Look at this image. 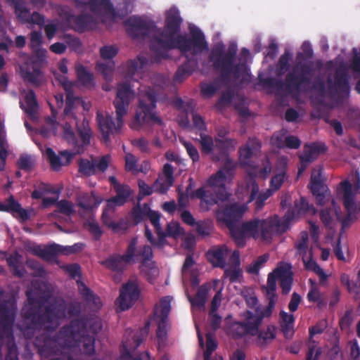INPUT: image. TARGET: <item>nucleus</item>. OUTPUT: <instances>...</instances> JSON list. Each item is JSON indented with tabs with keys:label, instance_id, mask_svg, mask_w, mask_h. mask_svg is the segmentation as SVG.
<instances>
[{
	"label": "nucleus",
	"instance_id": "51",
	"mask_svg": "<svg viewBox=\"0 0 360 360\" xmlns=\"http://www.w3.org/2000/svg\"><path fill=\"white\" fill-rule=\"evenodd\" d=\"M88 229L96 236H99L101 234V229L98 223L93 219H91L86 224Z\"/></svg>",
	"mask_w": 360,
	"mask_h": 360
},
{
	"label": "nucleus",
	"instance_id": "24",
	"mask_svg": "<svg viewBox=\"0 0 360 360\" xmlns=\"http://www.w3.org/2000/svg\"><path fill=\"white\" fill-rule=\"evenodd\" d=\"M150 323V322L147 323L139 332L134 333L132 330L127 332V336L124 342V347L128 352L135 350L148 335Z\"/></svg>",
	"mask_w": 360,
	"mask_h": 360
},
{
	"label": "nucleus",
	"instance_id": "40",
	"mask_svg": "<svg viewBox=\"0 0 360 360\" xmlns=\"http://www.w3.org/2000/svg\"><path fill=\"white\" fill-rule=\"evenodd\" d=\"M268 258L269 257L266 255L260 256L248 267V271L250 274L257 273L260 267L267 261Z\"/></svg>",
	"mask_w": 360,
	"mask_h": 360
},
{
	"label": "nucleus",
	"instance_id": "11",
	"mask_svg": "<svg viewBox=\"0 0 360 360\" xmlns=\"http://www.w3.org/2000/svg\"><path fill=\"white\" fill-rule=\"evenodd\" d=\"M236 49L232 46L225 51L224 46L218 44L212 51L211 60L214 67L221 72L233 74L234 76L240 77V74L248 75L247 65L243 62L241 64H236L235 54Z\"/></svg>",
	"mask_w": 360,
	"mask_h": 360
},
{
	"label": "nucleus",
	"instance_id": "12",
	"mask_svg": "<svg viewBox=\"0 0 360 360\" xmlns=\"http://www.w3.org/2000/svg\"><path fill=\"white\" fill-rule=\"evenodd\" d=\"M110 181L114 186L117 195L107 200L102 214V220L108 229L114 232H119L125 229V224L122 221H116L114 219V209L124 204L131 193V191L128 186L118 184L115 177H110Z\"/></svg>",
	"mask_w": 360,
	"mask_h": 360
},
{
	"label": "nucleus",
	"instance_id": "47",
	"mask_svg": "<svg viewBox=\"0 0 360 360\" xmlns=\"http://www.w3.org/2000/svg\"><path fill=\"white\" fill-rule=\"evenodd\" d=\"M276 337V332L274 328H267L266 330L259 334V340H263L264 342L273 340Z\"/></svg>",
	"mask_w": 360,
	"mask_h": 360
},
{
	"label": "nucleus",
	"instance_id": "5",
	"mask_svg": "<svg viewBox=\"0 0 360 360\" xmlns=\"http://www.w3.org/2000/svg\"><path fill=\"white\" fill-rule=\"evenodd\" d=\"M54 75L56 79L62 84L64 90L67 93V106L65 110L64 120L60 125H58L56 123L53 119H49L46 121V124L41 129V134L44 137H50L52 135H58L68 143L74 144L75 141V135L72 125H75L82 141V145L83 146H86L89 144L90 139L91 137V132L89 126V122L85 119H83L82 123L79 124L77 118L70 112L72 109L71 105L73 102H75L76 103H81V101L77 98H75L73 101L71 90L75 86V85L69 82L65 75L59 76L57 73H54Z\"/></svg>",
	"mask_w": 360,
	"mask_h": 360
},
{
	"label": "nucleus",
	"instance_id": "16",
	"mask_svg": "<svg viewBox=\"0 0 360 360\" xmlns=\"http://www.w3.org/2000/svg\"><path fill=\"white\" fill-rule=\"evenodd\" d=\"M172 297H163L155 306L153 321L158 325L157 338L159 346L165 345L167 340V317L170 311Z\"/></svg>",
	"mask_w": 360,
	"mask_h": 360
},
{
	"label": "nucleus",
	"instance_id": "3",
	"mask_svg": "<svg viewBox=\"0 0 360 360\" xmlns=\"http://www.w3.org/2000/svg\"><path fill=\"white\" fill-rule=\"evenodd\" d=\"M360 193V175L358 172L352 173L349 177L342 181L336 189V198L342 201L344 207L347 212L348 217L344 220L343 213L340 207L336 203L335 199H323L324 204L319 210V217L324 227L328 231L326 240H332L335 235V228L342 221V226L348 225V219L356 217L360 213V200H356V195Z\"/></svg>",
	"mask_w": 360,
	"mask_h": 360
},
{
	"label": "nucleus",
	"instance_id": "33",
	"mask_svg": "<svg viewBox=\"0 0 360 360\" xmlns=\"http://www.w3.org/2000/svg\"><path fill=\"white\" fill-rule=\"evenodd\" d=\"M206 350L204 354L205 360H223L221 356H216L213 359H210V354L217 348V345L210 333L207 332L206 333Z\"/></svg>",
	"mask_w": 360,
	"mask_h": 360
},
{
	"label": "nucleus",
	"instance_id": "48",
	"mask_svg": "<svg viewBox=\"0 0 360 360\" xmlns=\"http://www.w3.org/2000/svg\"><path fill=\"white\" fill-rule=\"evenodd\" d=\"M60 211L67 215H70L73 212V205L68 201H60L58 204Z\"/></svg>",
	"mask_w": 360,
	"mask_h": 360
},
{
	"label": "nucleus",
	"instance_id": "37",
	"mask_svg": "<svg viewBox=\"0 0 360 360\" xmlns=\"http://www.w3.org/2000/svg\"><path fill=\"white\" fill-rule=\"evenodd\" d=\"M77 282L78 285V288L81 293L86 296L88 300H92V302L95 304L96 307H99L101 304L100 299L98 297H96L94 295H92L89 290L84 285L83 283L80 282L79 280H77Z\"/></svg>",
	"mask_w": 360,
	"mask_h": 360
},
{
	"label": "nucleus",
	"instance_id": "26",
	"mask_svg": "<svg viewBox=\"0 0 360 360\" xmlns=\"http://www.w3.org/2000/svg\"><path fill=\"white\" fill-rule=\"evenodd\" d=\"M102 198L96 196L94 193L85 194L81 196L78 200L79 212L82 216L88 215L93 210L98 207L101 203Z\"/></svg>",
	"mask_w": 360,
	"mask_h": 360
},
{
	"label": "nucleus",
	"instance_id": "56",
	"mask_svg": "<svg viewBox=\"0 0 360 360\" xmlns=\"http://www.w3.org/2000/svg\"><path fill=\"white\" fill-rule=\"evenodd\" d=\"M60 18L64 21L63 27L72 26V22L75 20V16L72 15L68 11H65L64 15H61Z\"/></svg>",
	"mask_w": 360,
	"mask_h": 360
},
{
	"label": "nucleus",
	"instance_id": "4",
	"mask_svg": "<svg viewBox=\"0 0 360 360\" xmlns=\"http://www.w3.org/2000/svg\"><path fill=\"white\" fill-rule=\"evenodd\" d=\"M277 279L281 282L283 292L285 294L288 293L292 283L291 266L289 264L281 263L272 273L269 274L266 285L264 287V290L269 300V307L264 312L256 307L257 299L253 294L250 295V296L244 295L248 305L253 311L245 312L243 314V322L236 323L233 326L234 329L239 330V331L236 332L237 335H242L246 333H250L252 335L259 334L258 326L262 318L269 316L275 307L277 300L275 293Z\"/></svg>",
	"mask_w": 360,
	"mask_h": 360
},
{
	"label": "nucleus",
	"instance_id": "59",
	"mask_svg": "<svg viewBox=\"0 0 360 360\" xmlns=\"http://www.w3.org/2000/svg\"><path fill=\"white\" fill-rule=\"evenodd\" d=\"M97 68L98 70L103 73L105 77H107L108 74H110L112 72V65L111 64V63H109L108 65L99 63L98 65Z\"/></svg>",
	"mask_w": 360,
	"mask_h": 360
},
{
	"label": "nucleus",
	"instance_id": "30",
	"mask_svg": "<svg viewBox=\"0 0 360 360\" xmlns=\"http://www.w3.org/2000/svg\"><path fill=\"white\" fill-rule=\"evenodd\" d=\"M230 263L232 266L225 269V276L229 278L231 282L240 281L242 277V271L239 268L240 256L238 252H233Z\"/></svg>",
	"mask_w": 360,
	"mask_h": 360
},
{
	"label": "nucleus",
	"instance_id": "31",
	"mask_svg": "<svg viewBox=\"0 0 360 360\" xmlns=\"http://www.w3.org/2000/svg\"><path fill=\"white\" fill-rule=\"evenodd\" d=\"M15 13L19 19L25 22L41 25L44 23V18L37 13L30 15V12L24 8L22 4L15 5Z\"/></svg>",
	"mask_w": 360,
	"mask_h": 360
},
{
	"label": "nucleus",
	"instance_id": "21",
	"mask_svg": "<svg viewBox=\"0 0 360 360\" xmlns=\"http://www.w3.org/2000/svg\"><path fill=\"white\" fill-rule=\"evenodd\" d=\"M309 186L312 193L316 196L317 203L324 204L325 201L323 199L328 198L330 191L323 184L321 168L320 167L313 169Z\"/></svg>",
	"mask_w": 360,
	"mask_h": 360
},
{
	"label": "nucleus",
	"instance_id": "43",
	"mask_svg": "<svg viewBox=\"0 0 360 360\" xmlns=\"http://www.w3.org/2000/svg\"><path fill=\"white\" fill-rule=\"evenodd\" d=\"M34 163V159L27 155H22L18 160V165L21 169H29Z\"/></svg>",
	"mask_w": 360,
	"mask_h": 360
},
{
	"label": "nucleus",
	"instance_id": "35",
	"mask_svg": "<svg viewBox=\"0 0 360 360\" xmlns=\"http://www.w3.org/2000/svg\"><path fill=\"white\" fill-rule=\"evenodd\" d=\"M125 168L132 174H136L139 172L136 158L131 153H126L125 155Z\"/></svg>",
	"mask_w": 360,
	"mask_h": 360
},
{
	"label": "nucleus",
	"instance_id": "53",
	"mask_svg": "<svg viewBox=\"0 0 360 360\" xmlns=\"http://www.w3.org/2000/svg\"><path fill=\"white\" fill-rule=\"evenodd\" d=\"M341 282L344 285L347 286V288L349 292H355L356 291V284H355L354 282L350 281L348 275L342 274L341 276Z\"/></svg>",
	"mask_w": 360,
	"mask_h": 360
},
{
	"label": "nucleus",
	"instance_id": "8",
	"mask_svg": "<svg viewBox=\"0 0 360 360\" xmlns=\"http://www.w3.org/2000/svg\"><path fill=\"white\" fill-rule=\"evenodd\" d=\"M224 289V282L215 279L213 281L207 283L200 288L195 297L190 298L192 309L195 319V313L198 311L205 309V302L209 297L210 292L213 291L215 294L212 300L211 309L209 316L210 323L213 330H216L220 326L221 317L217 314V310L221 306L222 300V290Z\"/></svg>",
	"mask_w": 360,
	"mask_h": 360
},
{
	"label": "nucleus",
	"instance_id": "38",
	"mask_svg": "<svg viewBox=\"0 0 360 360\" xmlns=\"http://www.w3.org/2000/svg\"><path fill=\"white\" fill-rule=\"evenodd\" d=\"M268 258L269 257L266 255L260 256L248 267V271L250 274L257 273L260 267L267 261Z\"/></svg>",
	"mask_w": 360,
	"mask_h": 360
},
{
	"label": "nucleus",
	"instance_id": "32",
	"mask_svg": "<svg viewBox=\"0 0 360 360\" xmlns=\"http://www.w3.org/2000/svg\"><path fill=\"white\" fill-rule=\"evenodd\" d=\"M281 323L283 333L287 337H291L293 333L294 317L291 314H288L284 311H281Z\"/></svg>",
	"mask_w": 360,
	"mask_h": 360
},
{
	"label": "nucleus",
	"instance_id": "9",
	"mask_svg": "<svg viewBox=\"0 0 360 360\" xmlns=\"http://www.w3.org/2000/svg\"><path fill=\"white\" fill-rule=\"evenodd\" d=\"M133 98L134 93L127 86L120 85L115 101L117 112L116 122H114L111 116L107 112H98L97 114L98 126L105 141L110 134L117 132L122 127V117L127 114L129 102Z\"/></svg>",
	"mask_w": 360,
	"mask_h": 360
},
{
	"label": "nucleus",
	"instance_id": "14",
	"mask_svg": "<svg viewBox=\"0 0 360 360\" xmlns=\"http://www.w3.org/2000/svg\"><path fill=\"white\" fill-rule=\"evenodd\" d=\"M41 42V32H33L31 34V46L36 52L37 58L31 59L30 63L20 68L23 77L36 84L40 82L42 78L39 67L44 62L46 52L45 49L39 48Z\"/></svg>",
	"mask_w": 360,
	"mask_h": 360
},
{
	"label": "nucleus",
	"instance_id": "20",
	"mask_svg": "<svg viewBox=\"0 0 360 360\" xmlns=\"http://www.w3.org/2000/svg\"><path fill=\"white\" fill-rule=\"evenodd\" d=\"M226 129L220 130L215 139V143H214L211 137L202 136L201 144L202 151L208 153L217 149L221 151L234 147L235 142L233 140L227 139L226 137Z\"/></svg>",
	"mask_w": 360,
	"mask_h": 360
},
{
	"label": "nucleus",
	"instance_id": "57",
	"mask_svg": "<svg viewBox=\"0 0 360 360\" xmlns=\"http://www.w3.org/2000/svg\"><path fill=\"white\" fill-rule=\"evenodd\" d=\"M59 29V25H56L55 23H49L46 25L45 31L46 33L47 37L49 39H51L53 36L55 32Z\"/></svg>",
	"mask_w": 360,
	"mask_h": 360
},
{
	"label": "nucleus",
	"instance_id": "36",
	"mask_svg": "<svg viewBox=\"0 0 360 360\" xmlns=\"http://www.w3.org/2000/svg\"><path fill=\"white\" fill-rule=\"evenodd\" d=\"M80 246L77 244L73 246L63 247L56 244L50 246V249L55 253H60L63 255H68L72 252H77L79 249Z\"/></svg>",
	"mask_w": 360,
	"mask_h": 360
},
{
	"label": "nucleus",
	"instance_id": "49",
	"mask_svg": "<svg viewBox=\"0 0 360 360\" xmlns=\"http://www.w3.org/2000/svg\"><path fill=\"white\" fill-rule=\"evenodd\" d=\"M338 242L340 240L338 239ZM326 243L331 244L332 246H334V252L337 257V258L340 260L346 261L347 258L345 256L341 248L340 247L339 243L336 245H335V243L333 242V237H332V240L327 241L326 240Z\"/></svg>",
	"mask_w": 360,
	"mask_h": 360
},
{
	"label": "nucleus",
	"instance_id": "34",
	"mask_svg": "<svg viewBox=\"0 0 360 360\" xmlns=\"http://www.w3.org/2000/svg\"><path fill=\"white\" fill-rule=\"evenodd\" d=\"M96 159L91 158V160H82L79 165V171L82 174L86 176L92 175L95 173L96 167Z\"/></svg>",
	"mask_w": 360,
	"mask_h": 360
},
{
	"label": "nucleus",
	"instance_id": "62",
	"mask_svg": "<svg viewBox=\"0 0 360 360\" xmlns=\"http://www.w3.org/2000/svg\"><path fill=\"white\" fill-rule=\"evenodd\" d=\"M320 296L319 291L315 287H313L308 293V299L311 302H319Z\"/></svg>",
	"mask_w": 360,
	"mask_h": 360
},
{
	"label": "nucleus",
	"instance_id": "61",
	"mask_svg": "<svg viewBox=\"0 0 360 360\" xmlns=\"http://www.w3.org/2000/svg\"><path fill=\"white\" fill-rule=\"evenodd\" d=\"M65 271L72 277H77L79 274V268L77 264H71L65 267Z\"/></svg>",
	"mask_w": 360,
	"mask_h": 360
},
{
	"label": "nucleus",
	"instance_id": "22",
	"mask_svg": "<svg viewBox=\"0 0 360 360\" xmlns=\"http://www.w3.org/2000/svg\"><path fill=\"white\" fill-rule=\"evenodd\" d=\"M42 152L44 158L49 162L51 168L53 170L58 171L62 167L68 165L72 156L77 153H80V150H77L73 153L63 151L57 155L51 148H46Z\"/></svg>",
	"mask_w": 360,
	"mask_h": 360
},
{
	"label": "nucleus",
	"instance_id": "41",
	"mask_svg": "<svg viewBox=\"0 0 360 360\" xmlns=\"http://www.w3.org/2000/svg\"><path fill=\"white\" fill-rule=\"evenodd\" d=\"M181 141L182 144L184 145V146L185 147V148L187 151V153L188 154L190 158L192 159V160L193 162L198 161L199 160V153H198L197 149L195 148V147H194L192 143H191L190 142H188L186 141L181 140Z\"/></svg>",
	"mask_w": 360,
	"mask_h": 360
},
{
	"label": "nucleus",
	"instance_id": "64",
	"mask_svg": "<svg viewBox=\"0 0 360 360\" xmlns=\"http://www.w3.org/2000/svg\"><path fill=\"white\" fill-rule=\"evenodd\" d=\"M50 49L55 53H62L65 50V46L61 43H55L51 46Z\"/></svg>",
	"mask_w": 360,
	"mask_h": 360
},
{
	"label": "nucleus",
	"instance_id": "7",
	"mask_svg": "<svg viewBox=\"0 0 360 360\" xmlns=\"http://www.w3.org/2000/svg\"><path fill=\"white\" fill-rule=\"evenodd\" d=\"M136 245L137 240H132L124 256L111 257L105 261L104 264L110 269L120 270L126 264L134 263L141 258L144 260L141 266V271L146 275L148 279L152 281L159 273L154 262L149 259L152 257V250L150 246L144 245L137 252Z\"/></svg>",
	"mask_w": 360,
	"mask_h": 360
},
{
	"label": "nucleus",
	"instance_id": "46",
	"mask_svg": "<svg viewBox=\"0 0 360 360\" xmlns=\"http://www.w3.org/2000/svg\"><path fill=\"white\" fill-rule=\"evenodd\" d=\"M309 352L307 356V360H317V357L320 354L319 349L314 342H310L309 346Z\"/></svg>",
	"mask_w": 360,
	"mask_h": 360
},
{
	"label": "nucleus",
	"instance_id": "15",
	"mask_svg": "<svg viewBox=\"0 0 360 360\" xmlns=\"http://www.w3.org/2000/svg\"><path fill=\"white\" fill-rule=\"evenodd\" d=\"M81 4L91 13L93 17L104 23L110 24L121 17L115 13L110 0H82Z\"/></svg>",
	"mask_w": 360,
	"mask_h": 360
},
{
	"label": "nucleus",
	"instance_id": "39",
	"mask_svg": "<svg viewBox=\"0 0 360 360\" xmlns=\"http://www.w3.org/2000/svg\"><path fill=\"white\" fill-rule=\"evenodd\" d=\"M268 258L269 257L266 255L260 256L248 267V271L250 274L257 273L260 267L267 261Z\"/></svg>",
	"mask_w": 360,
	"mask_h": 360
},
{
	"label": "nucleus",
	"instance_id": "19",
	"mask_svg": "<svg viewBox=\"0 0 360 360\" xmlns=\"http://www.w3.org/2000/svg\"><path fill=\"white\" fill-rule=\"evenodd\" d=\"M139 297V289L136 281H129L120 290V294L115 301L117 312L129 309Z\"/></svg>",
	"mask_w": 360,
	"mask_h": 360
},
{
	"label": "nucleus",
	"instance_id": "54",
	"mask_svg": "<svg viewBox=\"0 0 360 360\" xmlns=\"http://www.w3.org/2000/svg\"><path fill=\"white\" fill-rule=\"evenodd\" d=\"M300 297L297 293L294 292L292 295L291 300L289 303V309L291 312H294L297 310L300 303Z\"/></svg>",
	"mask_w": 360,
	"mask_h": 360
},
{
	"label": "nucleus",
	"instance_id": "25",
	"mask_svg": "<svg viewBox=\"0 0 360 360\" xmlns=\"http://www.w3.org/2000/svg\"><path fill=\"white\" fill-rule=\"evenodd\" d=\"M324 151L325 146L321 143L306 146L303 154L300 156L302 165L298 170V176L304 172L308 162L312 161L318 155Z\"/></svg>",
	"mask_w": 360,
	"mask_h": 360
},
{
	"label": "nucleus",
	"instance_id": "42",
	"mask_svg": "<svg viewBox=\"0 0 360 360\" xmlns=\"http://www.w3.org/2000/svg\"><path fill=\"white\" fill-rule=\"evenodd\" d=\"M79 79L85 85L90 84L92 81V75L88 72L83 67L77 68Z\"/></svg>",
	"mask_w": 360,
	"mask_h": 360
},
{
	"label": "nucleus",
	"instance_id": "1",
	"mask_svg": "<svg viewBox=\"0 0 360 360\" xmlns=\"http://www.w3.org/2000/svg\"><path fill=\"white\" fill-rule=\"evenodd\" d=\"M259 148V143L254 139L240 150V160L242 164L246 165L248 173V176L243 184L239 185L236 191V195L241 202H231L225 210H219L217 214L218 221L227 225L238 245H243L244 238L248 236H252L255 240L269 242L274 235L285 231L290 220L302 214H316L314 207L310 206L305 200L302 198L295 204L292 213L289 212L285 214L283 220L274 216L262 220L253 219L243 224L240 227L236 226L235 222L247 211L248 203L255 199L257 206L261 207L264 202L281 187L285 179L287 159L285 157H281L276 163L277 173L271 179L270 188L265 193H259L255 198L259 188L253 177L256 176L266 177L271 172L268 160L260 166H252L248 164V160Z\"/></svg>",
	"mask_w": 360,
	"mask_h": 360
},
{
	"label": "nucleus",
	"instance_id": "63",
	"mask_svg": "<svg viewBox=\"0 0 360 360\" xmlns=\"http://www.w3.org/2000/svg\"><path fill=\"white\" fill-rule=\"evenodd\" d=\"M83 342L86 352L88 354L92 353L94 350V341L91 338H85Z\"/></svg>",
	"mask_w": 360,
	"mask_h": 360
},
{
	"label": "nucleus",
	"instance_id": "52",
	"mask_svg": "<svg viewBox=\"0 0 360 360\" xmlns=\"http://www.w3.org/2000/svg\"><path fill=\"white\" fill-rule=\"evenodd\" d=\"M110 158L108 155L103 156L99 160L96 159V167L101 171H104L108 167Z\"/></svg>",
	"mask_w": 360,
	"mask_h": 360
},
{
	"label": "nucleus",
	"instance_id": "23",
	"mask_svg": "<svg viewBox=\"0 0 360 360\" xmlns=\"http://www.w3.org/2000/svg\"><path fill=\"white\" fill-rule=\"evenodd\" d=\"M0 211L11 212L13 216L21 221L27 220L34 214L32 209H23L18 202L15 201L13 197H10L4 202L0 201Z\"/></svg>",
	"mask_w": 360,
	"mask_h": 360
},
{
	"label": "nucleus",
	"instance_id": "6",
	"mask_svg": "<svg viewBox=\"0 0 360 360\" xmlns=\"http://www.w3.org/2000/svg\"><path fill=\"white\" fill-rule=\"evenodd\" d=\"M233 165H229L212 176L206 184L196 192V197L200 198V207L203 210L220 202H224L229 197L225 186L230 182L233 175Z\"/></svg>",
	"mask_w": 360,
	"mask_h": 360
},
{
	"label": "nucleus",
	"instance_id": "10",
	"mask_svg": "<svg viewBox=\"0 0 360 360\" xmlns=\"http://www.w3.org/2000/svg\"><path fill=\"white\" fill-rule=\"evenodd\" d=\"M133 214L136 223L140 222L146 217H148L150 219L151 224L153 225L156 230L159 239L157 243H155L152 238V234L148 229H146V236L152 244L155 245L160 248L163 246V241L166 236H169L174 239H177L183 235V229L180 227L179 224L175 221H172L168 224L166 234L162 232L160 229L159 224V213L151 210L150 207L146 205H145L142 208H135Z\"/></svg>",
	"mask_w": 360,
	"mask_h": 360
},
{
	"label": "nucleus",
	"instance_id": "45",
	"mask_svg": "<svg viewBox=\"0 0 360 360\" xmlns=\"http://www.w3.org/2000/svg\"><path fill=\"white\" fill-rule=\"evenodd\" d=\"M194 261L191 256H188L185 260L182 272L184 280L187 278L191 274V268L193 266Z\"/></svg>",
	"mask_w": 360,
	"mask_h": 360
},
{
	"label": "nucleus",
	"instance_id": "17",
	"mask_svg": "<svg viewBox=\"0 0 360 360\" xmlns=\"http://www.w3.org/2000/svg\"><path fill=\"white\" fill-rule=\"evenodd\" d=\"M173 170L172 167L166 164L165 165L162 174L155 181L153 188L149 187L145 182L139 181L140 195L142 196L150 195L153 191L165 193L173 183L172 177Z\"/></svg>",
	"mask_w": 360,
	"mask_h": 360
},
{
	"label": "nucleus",
	"instance_id": "28",
	"mask_svg": "<svg viewBox=\"0 0 360 360\" xmlns=\"http://www.w3.org/2000/svg\"><path fill=\"white\" fill-rule=\"evenodd\" d=\"M232 253L225 246L214 248L208 252L207 258L213 266L224 267L227 258H229V262H231Z\"/></svg>",
	"mask_w": 360,
	"mask_h": 360
},
{
	"label": "nucleus",
	"instance_id": "27",
	"mask_svg": "<svg viewBox=\"0 0 360 360\" xmlns=\"http://www.w3.org/2000/svg\"><path fill=\"white\" fill-rule=\"evenodd\" d=\"M46 193H51L53 196L51 198H44L42 205L44 207H47L53 204L58 198V191L55 190L52 186L40 183L36 186L35 190L32 193L33 198L38 199L46 195Z\"/></svg>",
	"mask_w": 360,
	"mask_h": 360
},
{
	"label": "nucleus",
	"instance_id": "29",
	"mask_svg": "<svg viewBox=\"0 0 360 360\" xmlns=\"http://www.w3.org/2000/svg\"><path fill=\"white\" fill-rule=\"evenodd\" d=\"M20 104L21 108L30 117L34 115L38 108L34 92L31 90L22 93Z\"/></svg>",
	"mask_w": 360,
	"mask_h": 360
},
{
	"label": "nucleus",
	"instance_id": "13",
	"mask_svg": "<svg viewBox=\"0 0 360 360\" xmlns=\"http://www.w3.org/2000/svg\"><path fill=\"white\" fill-rule=\"evenodd\" d=\"M150 89L141 91L139 97V106L136 110L135 119L132 121L131 127L139 129L145 124L160 123L159 117L154 112L156 96Z\"/></svg>",
	"mask_w": 360,
	"mask_h": 360
},
{
	"label": "nucleus",
	"instance_id": "44",
	"mask_svg": "<svg viewBox=\"0 0 360 360\" xmlns=\"http://www.w3.org/2000/svg\"><path fill=\"white\" fill-rule=\"evenodd\" d=\"M117 53V49L113 46H104L101 49V55L103 59H111Z\"/></svg>",
	"mask_w": 360,
	"mask_h": 360
},
{
	"label": "nucleus",
	"instance_id": "55",
	"mask_svg": "<svg viewBox=\"0 0 360 360\" xmlns=\"http://www.w3.org/2000/svg\"><path fill=\"white\" fill-rule=\"evenodd\" d=\"M285 142L286 146L290 148H297L300 146V140L292 136L285 137Z\"/></svg>",
	"mask_w": 360,
	"mask_h": 360
},
{
	"label": "nucleus",
	"instance_id": "2",
	"mask_svg": "<svg viewBox=\"0 0 360 360\" xmlns=\"http://www.w3.org/2000/svg\"><path fill=\"white\" fill-rule=\"evenodd\" d=\"M165 30L158 29L153 22H146L138 16H131L125 22L129 33L131 35L141 33L148 39L151 50L157 56L166 57L170 49L178 48L188 58L206 51L208 45L203 34L197 28L191 29L192 39L188 40L180 34L179 11L175 8L167 11Z\"/></svg>",
	"mask_w": 360,
	"mask_h": 360
},
{
	"label": "nucleus",
	"instance_id": "60",
	"mask_svg": "<svg viewBox=\"0 0 360 360\" xmlns=\"http://www.w3.org/2000/svg\"><path fill=\"white\" fill-rule=\"evenodd\" d=\"M201 91L205 96H210L215 91V88L211 84H204L202 85Z\"/></svg>",
	"mask_w": 360,
	"mask_h": 360
},
{
	"label": "nucleus",
	"instance_id": "18",
	"mask_svg": "<svg viewBox=\"0 0 360 360\" xmlns=\"http://www.w3.org/2000/svg\"><path fill=\"white\" fill-rule=\"evenodd\" d=\"M308 234L307 232H302L300 235V239L295 245L297 254L302 257L304 265L306 269L314 271L321 279L326 278L323 271L311 259V251L307 245Z\"/></svg>",
	"mask_w": 360,
	"mask_h": 360
},
{
	"label": "nucleus",
	"instance_id": "58",
	"mask_svg": "<svg viewBox=\"0 0 360 360\" xmlns=\"http://www.w3.org/2000/svg\"><path fill=\"white\" fill-rule=\"evenodd\" d=\"M291 60V56L289 53L284 54L279 60V68L281 72L286 69V67Z\"/></svg>",
	"mask_w": 360,
	"mask_h": 360
},
{
	"label": "nucleus",
	"instance_id": "50",
	"mask_svg": "<svg viewBox=\"0 0 360 360\" xmlns=\"http://www.w3.org/2000/svg\"><path fill=\"white\" fill-rule=\"evenodd\" d=\"M197 231L202 236L208 235L212 229V225L210 222H201L197 224Z\"/></svg>",
	"mask_w": 360,
	"mask_h": 360
}]
</instances>
